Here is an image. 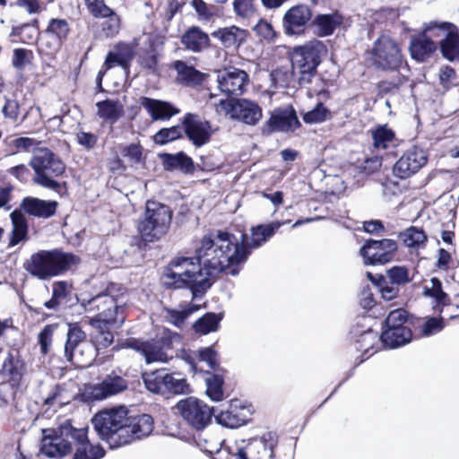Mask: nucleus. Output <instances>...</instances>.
Masks as SVG:
<instances>
[{"mask_svg": "<svg viewBox=\"0 0 459 459\" xmlns=\"http://www.w3.org/2000/svg\"><path fill=\"white\" fill-rule=\"evenodd\" d=\"M380 341L378 333L371 329L363 331L357 338L355 342V350L361 351L367 359L375 352V345Z\"/></svg>", "mask_w": 459, "mask_h": 459, "instance_id": "38", "label": "nucleus"}, {"mask_svg": "<svg viewBox=\"0 0 459 459\" xmlns=\"http://www.w3.org/2000/svg\"><path fill=\"white\" fill-rule=\"evenodd\" d=\"M330 117V110L320 102L312 110L303 115V120L307 124H317L325 121Z\"/></svg>", "mask_w": 459, "mask_h": 459, "instance_id": "53", "label": "nucleus"}, {"mask_svg": "<svg viewBox=\"0 0 459 459\" xmlns=\"http://www.w3.org/2000/svg\"><path fill=\"white\" fill-rule=\"evenodd\" d=\"M369 133L373 147L377 150H386L395 140V133L386 124L376 126Z\"/></svg>", "mask_w": 459, "mask_h": 459, "instance_id": "37", "label": "nucleus"}, {"mask_svg": "<svg viewBox=\"0 0 459 459\" xmlns=\"http://www.w3.org/2000/svg\"><path fill=\"white\" fill-rule=\"evenodd\" d=\"M182 128L186 137L196 147L207 143L211 138V125L204 121L197 115L186 113L182 120Z\"/></svg>", "mask_w": 459, "mask_h": 459, "instance_id": "20", "label": "nucleus"}, {"mask_svg": "<svg viewBox=\"0 0 459 459\" xmlns=\"http://www.w3.org/2000/svg\"><path fill=\"white\" fill-rule=\"evenodd\" d=\"M184 47L194 53H200L210 47V38L198 26L188 28L181 37Z\"/></svg>", "mask_w": 459, "mask_h": 459, "instance_id": "31", "label": "nucleus"}, {"mask_svg": "<svg viewBox=\"0 0 459 459\" xmlns=\"http://www.w3.org/2000/svg\"><path fill=\"white\" fill-rule=\"evenodd\" d=\"M139 104L143 108L153 121L169 120L180 110L170 102L143 96Z\"/></svg>", "mask_w": 459, "mask_h": 459, "instance_id": "25", "label": "nucleus"}, {"mask_svg": "<svg viewBox=\"0 0 459 459\" xmlns=\"http://www.w3.org/2000/svg\"><path fill=\"white\" fill-rule=\"evenodd\" d=\"M143 380L148 391L153 394H168L167 371L165 369L144 373Z\"/></svg>", "mask_w": 459, "mask_h": 459, "instance_id": "36", "label": "nucleus"}, {"mask_svg": "<svg viewBox=\"0 0 459 459\" xmlns=\"http://www.w3.org/2000/svg\"><path fill=\"white\" fill-rule=\"evenodd\" d=\"M411 332L409 327H383L380 342L386 347L394 349L410 342Z\"/></svg>", "mask_w": 459, "mask_h": 459, "instance_id": "34", "label": "nucleus"}, {"mask_svg": "<svg viewBox=\"0 0 459 459\" xmlns=\"http://www.w3.org/2000/svg\"><path fill=\"white\" fill-rule=\"evenodd\" d=\"M162 167L166 171H179L182 174H192L195 171V163L191 157L184 152L177 153L163 152L159 154Z\"/></svg>", "mask_w": 459, "mask_h": 459, "instance_id": "29", "label": "nucleus"}, {"mask_svg": "<svg viewBox=\"0 0 459 459\" xmlns=\"http://www.w3.org/2000/svg\"><path fill=\"white\" fill-rule=\"evenodd\" d=\"M283 221H273L251 228V234L241 235V241L227 231L218 230L213 237L203 238L201 254L206 256V264L215 270H229L228 273L237 276L238 265L244 264L251 254L265 244L282 226Z\"/></svg>", "mask_w": 459, "mask_h": 459, "instance_id": "1", "label": "nucleus"}, {"mask_svg": "<svg viewBox=\"0 0 459 459\" xmlns=\"http://www.w3.org/2000/svg\"><path fill=\"white\" fill-rule=\"evenodd\" d=\"M91 423L99 437L111 449L150 436L154 424L149 414L127 417V410L124 406L98 412Z\"/></svg>", "mask_w": 459, "mask_h": 459, "instance_id": "2", "label": "nucleus"}, {"mask_svg": "<svg viewBox=\"0 0 459 459\" xmlns=\"http://www.w3.org/2000/svg\"><path fill=\"white\" fill-rule=\"evenodd\" d=\"M172 68L176 71V82L186 87H197L204 83L207 74L195 69L192 65H188L183 60H176L172 64Z\"/></svg>", "mask_w": 459, "mask_h": 459, "instance_id": "27", "label": "nucleus"}, {"mask_svg": "<svg viewBox=\"0 0 459 459\" xmlns=\"http://www.w3.org/2000/svg\"><path fill=\"white\" fill-rule=\"evenodd\" d=\"M257 445L262 446L265 452L269 453V459L274 458V448L277 445V436L275 433L268 432L259 439Z\"/></svg>", "mask_w": 459, "mask_h": 459, "instance_id": "62", "label": "nucleus"}, {"mask_svg": "<svg viewBox=\"0 0 459 459\" xmlns=\"http://www.w3.org/2000/svg\"><path fill=\"white\" fill-rule=\"evenodd\" d=\"M427 161L426 151L418 146H412L396 161L394 171L397 177L405 178L417 173Z\"/></svg>", "mask_w": 459, "mask_h": 459, "instance_id": "18", "label": "nucleus"}, {"mask_svg": "<svg viewBox=\"0 0 459 459\" xmlns=\"http://www.w3.org/2000/svg\"><path fill=\"white\" fill-rule=\"evenodd\" d=\"M69 287V283L65 281H55L52 285V297L49 300L44 302L45 307L56 310L60 302L68 296Z\"/></svg>", "mask_w": 459, "mask_h": 459, "instance_id": "45", "label": "nucleus"}, {"mask_svg": "<svg viewBox=\"0 0 459 459\" xmlns=\"http://www.w3.org/2000/svg\"><path fill=\"white\" fill-rule=\"evenodd\" d=\"M101 22L102 32L107 38H114L120 30V18L115 13L110 16L103 18Z\"/></svg>", "mask_w": 459, "mask_h": 459, "instance_id": "56", "label": "nucleus"}, {"mask_svg": "<svg viewBox=\"0 0 459 459\" xmlns=\"http://www.w3.org/2000/svg\"><path fill=\"white\" fill-rule=\"evenodd\" d=\"M100 117L108 120L111 124L116 123L124 114L123 106L112 100H105L96 104Z\"/></svg>", "mask_w": 459, "mask_h": 459, "instance_id": "39", "label": "nucleus"}, {"mask_svg": "<svg viewBox=\"0 0 459 459\" xmlns=\"http://www.w3.org/2000/svg\"><path fill=\"white\" fill-rule=\"evenodd\" d=\"M52 435L45 436L40 451L51 458H62L72 452L76 440L85 437L83 428H75L70 420H65L54 429Z\"/></svg>", "mask_w": 459, "mask_h": 459, "instance_id": "10", "label": "nucleus"}, {"mask_svg": "<svg viewBox=\"0 0 459 459\" xmlns=\"http://www.w3.org/2000/svg\"><path fill=\"white\" fill-rule=\"evenodd\" d=\"M58 206L54 200H42L37 197L28 196L22 199L21 208L29 215L48 219L52 217Z\"/></svg>", "mask_w": 459, "mask_h": 459, "instance_id": "28", "label": "nucleus"}, {"mask_svg": "<svg viewBox=\"0 0 459 459\" xmlns=\"http://www.w3.org/2000/svg\"><path fill=\"white\" fill-rule=\"evenodd\" d=\"M203 239L195 249V257L178 256L164 268L161 282L166 289H188L193 298L204 296L212 287V278L226 270H215L206 264V256L202 255Z\"/></svg>", "mask_w": 459, "mask_h": 459, "instance_id": "3", "label": "nucleus"}, {"mask_svg": "<svg viewBox=\"0 0 459 459\" xmlns=\"http://www.w3.org/2000/svg\"><path fill=\"white\" fill-rule=\"evenodd\" d=\"M181 335L169 332L156 341H141L136 338H128L123 343V348H129L143 356L147 364L152 362H167L172 358L168 351L173 348L174 342L180 343Z\"/></svg>", "mask_w": 459, "mask_h": 459, "instance_id": "11", "label": "nucleus"}, {"mask_svg": "<svg viewBox=\"0 0 459 459\" xmlns=\"http://www.w3.org/2000/svg\"><path fill=\"white\" fill-rule=\"evenodd\" d=\"M312 19V10L307 4H297L290 7L283 15L282 27L286 35H300L304 33L307 23Z\"/></svg>", "mask_w": 459, "mask_h": 459, "instance_id": "19", "label": "nucleus"}, {"mask_svg": "<svg viewBox=\"0 0 459 459\" xmlns=\"http://www.w3.org/2000/svg\"><path fill=\"white\" fill-rule=\"evenodd\" d=\"M197 356L201 361L206 362L211 369L215 370L219 366L217 352L212 347L200 349Z\"/></svg>", "mask_w": 459, "mask_h": 459, "instance_id": "61", "label": "nucleus"}, {"mask_svg": "<svg viewBox=\"0 0 459 459\" xmlns=\"http://www.w3.org/2000/svg\"><path fill=\"white\" fill-rule=\"evenodd\" d=\"M327 53L326 45L319 39H312L304 45L294 47L291 52L292 68L299 74V84L311 83L317 74L322 57Z\"/></svg>", "mask_w": 459, "mask_h": 459, "instance_id": "6", "label": "nucleus"}, {"mask_svg": "<svg viewBox=\"0 0 459 459\" xmlns=\"http://www.w3.org/2000/svg\"><path fill=\"white\" fill-rule=\"evenodd\" d=\"M22 386L21 385H13L12 382L5 380L0 383V407L12 405L14 402L16 393Z\"/></svg>", "mask_w": 459, "mask_h": 459, "instance_id": "52", "label": "nucleus"}, {"mask_svg": "<svg viewBox=\"0 0 459 459\" xmlns=\"http://www.w3.org/2000/svg\"><path fill=\"white\" fill-rule=\"evenodd\" d=\"M399 238L407 247H420L427 241V235L423 230L411 226L399 233Z\"/></svg>", "mask_w": 459, "mask_h": 459, "instance_id": "44", "label": "nucleus"}, {"mask_svg": "<svg viewBox=\"0 0 459 459\" xmlns=\"http://www.w3.org/2000/svg\"><path fill=\"white\" fill-rule=\"evenodd\" d=\"M445 327L444 318L439 317H429L421 325V333L424 336H430L440 331Z\"/></svg>", "mask_w": 459, "mask_h": 459, "instance_id": "58", "label": "nucleus"}, {"mask_svg": "<svg viewBox=\"0 0 459 459\" xmlns=\"http://www.w3.org/2000/svg\"><path fill=\"white\" fill-rule=\"evenodd\" d=\"M100 348L102 347L99 346L97 342L94 345L87 342L86 333L78 324L68 325L64 350V357L66 361L80 368L89 367L94 360Z\"/></svg>", "mask_w": 459, "mask_h": 459, "instance_id": "9", "label": "nucleus"}, {"mask_svg": "<svg viewBox=\"0 0 459 459\" xmlns=\"http://www.w3.org/2000/svg\"><path fill=\"white\" fill-rule=\"evenodd\" d=\"M221 319L222 316L221 314L208 312L194 323L193 329L200 334L216 332L219 329Z\"/></svg>", "mask_w": 459, "mask_h": 459, "instance_id": "40", "label": "nucleus"}, {"mask_svg": "<svg viewBox=\"0 0 459 459\" xmlns=\"http://www.w3.org/2000/svg\"><path fill=\"white\" fill-rule=\"evenodd\" d=\"M119 290L117 284L109 283L104 290L81 301L85 312L95 314L89 325L95 329V342L102 348L113 343L112 329L120 328L126 320L125 303L117 295Z\"/></svg>", "mask_w": 459, "mask_h": 459, "instance_id": "4", "label": "nucleus"}, {"mask_svg": "<svg viewBox=\"0 0 459 459\" xmlns=\"http://www.w3.org/2000/svg\"><path fill=\"white\" fill-rule=\"evenodd\" d=\"M437 28L444 32V38L439 42L442 56L449 60L459 59V33L457 27L450 22H442Z\"/></svg>", "mask_w": 459, "mask_h": 459, "instance_id": "24", "label": "nucleus"}, {"mask_svg": "<svg viewBox=\"0 0 459 459\" xmlns=\"http://www.w3.org/2000/svg\"><path fill=\"white\" fill-rule=\"evenodd\" d=\"M134 58V51L127 44H117L114 51H109L106 56L105 65L110 69L115 65H119L124 69L128 68L130 62Z\"/></svg>", "mask_w": 459, "mask_h": 459, "instance_id": "35", "label": "nucleus"}, {"mask_svg": "<svg viewBox=\"0 0 459 459\" xmlns=\"http://www.w3.org/2000/svg\"><path fill=\"white\" fill-rule=\"evenodd\" d=\"M183 135V128L178 125L169 128L160 129L153 136V141L156 144L165 145L170 142L181 138Z\"/></svg>", "mask_w": 459, "mask_h": 459, "instance_id": "50", "label": "nucleus"}, {"mask_svg": "<svg viewBox=\"0 0 459 459\" xmlns=\"http://www.w3.org/2000/svg\"><path fill=\"white\" fill-rule=\"evenodd\" d=\"M255 2V0H234L233 9L237 16L246 19L252 17L256 12Z\"/></svg>", "mask_w": 459, "mask_h": 459, "instance_id": "55", "label": "nucleus"}, {"mask_svg": "<svg viewBox=\"0 0 459 459\" xmlns=\"http://www.w3.org/2000/svg\"><path fill=\"white\" fill-rule=\"evenodd\" d=\"M173 211L160 202L149 200L138 220L137 230L146 242H154L165 236L171 224Z\"/></svg>", "mask_w": 459, "mask_h": 459, "instance_id": "7", "label": "nucleus"}, {"mask_svg": "<svg viewBox=\"0 0 459 459\" xmlns=\"http://www.w3.org/2000/svg\"><path fill=\"white\" fill-rule=\"evenodd\" d=\"M25 369L23 360L17 355L14 356L9 353L2 365L1 375L5 378V381L12 382L13 385H22Z\"/></svg>", "mask_w": 459, "mask_h": 459, "instance_id": "32", "label": "nucleus"}, {"mask_svg": "<svg viewBox=\"0 0 459 459\" xmlns=\"http://www.w3.org/2000/svg\"><path fill=\"white\" fill-rule=\"evenodd\" d=\"M185 422L192 429L201 431L207 428L214 416V408L195 397L178 401L175 406Z\"/></svg>", "mask_w": 459, "mask_h": 459, "instance_id": "13", "label": "nucleus"}, {"mask_svg": "<svg viewBox=\"0 0 459 459\" xmlns=\"http://www.w3.org/2000/svg\"><path fill=\"white\" fill-rule=\"evenodd\" d=\"M386 277L390 283L398 287L411 282L413 276L410 270L404 265H394L386 271Z\"/></svg>", "mask_w": 459, "mask_h": 459, "instance_id": "47", "label": "nucleus"}, {"mask_svg": "<svg viewBox=\"0 0 459 459\" xmlns=\"http://www.w3.org/2000/svg\"><path fill=\"white\" fill-rule=\"evenodd\" d=\"M254 30L258 36L267 40L273 39L276 35L273 25L264 19L257 22L254 27Z\"/></svg>", "mask_w": 459, "mask_h": 459, "instance_id": "64", "label": "nucleus"}, {"mask_svg": "<svg viewBox=\"0 0 459 459\" xmlns=\"http://www.w3.org/2000/svg\"><path fill=\"white\" fill-rule=\"evenodd\" d=\"M396 241L390 238L368 239L359 250L367 265L385 264L393 260L397 251Z\"/></svg>", "mask_w": 459, "mask_h": 459, "instance_id": "16", "label": "nucleus"}, {"mask_svg": "<svg viewBox=\"0 0 459 459\" xmlns=\"http://www.w3.org/2000/svg\"><path fill=\"white\" fill-rule=\"evenodd\" d=\"M369 280L377 286V290L381 293V296L385 300H392L395 299L399 294V287L393 285L386 281L385 278L382 275L376 280L372 273H368Z\"/></svg>", "mask_w": 459, "mask_h": 459, "instance_id": "48", "label": "nucleus"}, {"mask_svg": "<svg viewBox=\"0 0 459 459\" xmlns=\"http://www.w3.org/2000/svg\"><path fill=\"white\" fill-rule=\"evenodd\" d=\"M218 88L228 97L238 96L244 93L249 76L244 70L230 67L217 74Z\"/></svg>", "mask_w": 459, "mask_h": 459, "instance_id": "17", "label": "nucleus"}, {"mask_svg": "<svg viewBox=\"0 0 459 459\" xmlns=\"http://www.w3.org/2000/svg\"><path fill=\"white\" fill-rule=\"evenodd\" d=\"M195 308L193 305H186L178 308H164L165 319L178 328H182L185 321L195 312Z\"/></svg>", "mask_w": 459, "mask_h": 459, "instance_id": "43", "label": "nucleus"}, {"mask_svg": "<svg viewBox=\"0 0 459 459\" xmlns=\"http://www.w3.org/2000/svg\"><path fill=\"white\" fill-rule=\"evenodd\" d=\"M69 32L70 26L65 19H50L46 29V33L54 38L57 48H60L62 43L66 40Z\"/></svg>", "mask_w": 459, "mask_h": 459, "instance_id": "41", "label": "nucleus"}, {"mask_svg": "<svg viewBox=\"0 0 459 459\" xmlns=\"http://www.w3.org/2000/svg\"><path fill=\"white\" fill-rule=\"evenodd\" d=\"M431 289L426 288L424 290V294L426 296H429L435 299L437 305L434 308H437L438 306H447L450 304V298L448 295L443 291L442 290V282L437 278L431 279Z\"/></svg>", "mask_w": 459, "mask_h": 459, "instance_id": "51", "label": "nucleus"}, {"mask_svg": "<svg viewBox=\"0 0 459 459\" xmlns=\"http://www.w3.org/2000/svg\"><path fill=\"white\" fill-rule=\"evenodd\" d=\"M218 112L225 111L232 119L239 120L247 125L255 126L262 117V108L259 105L247 99L234 100H221L216 105Z\"/></svg>", "mask_w": 459, "mask_h": 459, "instance_id": "14", "label": "nucleus"}, {"mask_svg": "<svg viewBox=\"0 0 459 459\" xmlns=\"http://www.w3.org/2000/svg\"><path fill=\"white\" fill-rule=\"evenodd\" d=\"M80 258L61 249L39 250L24 263V269L41 281L49 280L73 269Z\"/></svg>", "mask_w": 459, "mask_h": 459, "instance_id": "5", "label": "nucleus"}, {"mask_svg": "<svg viewBox=\"0 0 459 459\" xmlns=\"http://www.w3.org/2000/svg\"><path fill=\"white\" fill-rule=\"evenodd\" d=\"M127 388V381L117 375H108L100 383L90 385L87 395L94 401L104 400L122 393Z\"/></svg>", "mask_w": 459, "mask_h": 459, "instance_id": "23", "label": "nucleus"}, {"mask_svg": "<svg viewBox=\"0 0 459 459\" xmlns=\"http://www.w3.org/2000/svg\"><path fill=\"white\" fill-rule=\"evenodd\" d=\"M407 321V312L399 308L391 311L384 322L383 327L398 328L406 327L404 324Z\"/></svg>", "mask_w": 459, "mask_h": 459, "instance_id": "57", "label": "nucleus"}, {"mask_svg": "<svg viewBox=\"0 0 459 459\" xmlns=\"http://www.w3.org/2000/svg\"><path fill=\"white\" fill-rule=\"evenodd\" d=\"M13 230L9 241V247H14L28 238V223L22 215H16L15 212L11 214Z\"/></svg>", "mask_w": 459, "mask_h": 459, "instance_id": "42", "label": "nucleus"}, {"mask_svg": "<svg viewBox=\"0 0 459 459\" xmlns=\"http://www.w3.org/2000/svg\"><path fill=\"white\" fill-rule=\"evenodd\" d=\"M121 153L132 163H140L143 159V148L138 143H130L124 146Z\"/></svg>", "mask_w": 459, "mask_h": 459, "instance_id": "59", "label": "nucleus"}, {"mask_svg": "<svg viewBox=\"0 0 459 459\" xmlns=\"http://www.w3.org/2000/svg\"><path fill=\"white\" fill-rule=\"evenodd\" d=\"M53 327L49 325H46L39 333L38 341L40 351L43 354H47L52 342Z\"/></svg>", "mask_w": 459, "mask_h": 459, "instance_id": "63", "label": "nucleus"}, {"mask_svg": "<svg viewBox=\"0 0 459 459\" xmlns=\"http://www.w3.org/2000/svg\"><path fill=\"white\" fill-rule=\"evenodd\" d=\"M344 22V16L338 11L330 13L316 14L312 21L314 32L317 37L331 36Z\"/></svg>", "mask_w": 459, "mask_h": 459, "instance_id": "26", "label": "nucleus"}, {"mask_svg": "<svg viewBox=\"0 0 459 459\" xmlns=\"http://www.w3.org/2000/svg\"><path fill=\"white\" fill-rule=\"evenodd\" d=\"M35 172L33 178L37 185L51 190H57L60 184L53 178L61 176L65 165L61 159L48 148L36 149L30 161Z\"/></svg>", "mask_w": 459, "mask_h": 459, "instance_id": "8", "label": "nucleus"}, {"mask_svg": "<svg viewBox=\"0 0 459 459\" xmlns=\"http://www.w3.org/2000/svg\"><path fill=\"white\" fill-rule=\"evenodd\" d=\"M437 28L436 22H431L424 31L411 38L409 51L412 59L423 63L433 56L437 49V44L427 35V30Z\"/></svg>", "mask_w": 459, "mask_h": 459, "instance_id": "21", "label": "nucleus"}, {"mask_svg": "<svg viewBox=\"0 0 459 459\" xmlns=\"http://www.w3.org/2000/svg\"><path fill=\"white\" fill-rule=\"evenodd\" d=\"M251 411L243 406L239 400H231L229 409L221 411L214 418L218 424L230 429H235L247 424L249 421Z\"/></svg>", "mask_w": 459, "mask_h": 459, "instance_id": "22", "label": "nucleus"}, {"mask_svg": "<svg viewBox=\"0 0 459 459\" xmlns=\"http://www.w3.org/2000/svg\"><path fill=\"white\" fill-rule=\"evenodd\" d=\"M373 66L382 71H398L403 63L398 44L389 36L381 35L369 52Z\"/></svg>", "mask_w": 459, "mask_h": 459, "instance_id": "12", "label": "nucleus"}, {"mask_svg": "<svg viewBox=\"0 0 459 459\" xmlns=\"http://www.w3.org/2000/svg\"><path fill=\"white\" fill-rule=\"evenodd\" d=\"M20 105L16 100L4 96V105L2 108L3 116L13 122L18 119Z\"/></svg>", "mask_w": 459, "mask_h": 459, "instance_id": "60", "label": "nucleus"}, {"mask_svg": "<svg viewBox=\"0 0 459 459\" xmlns=\"http://www.w3.org/2000/svg\"><path fill=\"white\" fill-rule=\"evenodd\" d=\"M86 6L91 14L95 18H106L115 13V12L108 6L104 0H85Z\"/></svg>", "mask_w": 459, "mask_h": 459, "instance_id": "54", "label": "nucleus"}, {"mask_svg": "<svg viewBox=\"0 0 459 459\" xmlns=\"http://www.w3.org/2000/svg\"><path fill=\"white\" fill-rule=\"evenodd\" d=\"M85 429V437L76 440L73 448L74 453L72 459H101L105 456L106 451L100 445H92L88 437L89 428L83 427Z\"/></svg>", "mask_w": 459, "mask_h": 459, "instance_id": "33", "label": "nucleus"}, {"mask_svg": "<svg viewBox=\"0 0 459 459\" xmlns=\"http://www.w3.org/2000/svg\"><path fill=\"white\" fill-rule=\"evenodd\" d=\"M168 394H186L189 392L186 379L179 373L167 372Z\"/></svg>", "mask_w": 459, "mask_h": 459, "instance_id": "49", "label": "nucleus"}, {"mask_svg": "<svg viewBox=\"0 0 459 459\" xmlns=\"http://www.w3.org/2000/svg\"><path fill=\"white\" fill-rule=\"evenodd\" d=\"M247 30L237 26L220 28L212 36L220 40L225 48L238 49L247 39Z\"/></svg>", "mask_w": 459, "mask_h": 459, "instance_id": "30", "label": "nucleus"}, {"mask_svg": "<svg viewBox=\"0 0 459 459\" xmlns=\"http://www.w3.org/2000/svg\"><path fill=\"white\" fill-rule=\"evenodd\" d=\"M223 377L219 374H208L205 377L206 394L214 402L223 400Z\"/></svg>", "mask_w": 459, "mask_h": 459, "instance_id": "46", "label": "nucleus"}, {"mask_svg": "<svg viewBox=\"0 0 459 459\" xmlns=\"http://www.w3.org/2000/svg\"><path fill=\"white\" fill-rule=\"evenodd\" d=\"M300 126L296 110L289 105L273 109L261 131L264 135H270L275 132L288 134L295 132Z\"/></svg>", "mask_w": 459, "mask_h": 459, "instance_id": "15", "label": "nucleus"}]
</instances>
